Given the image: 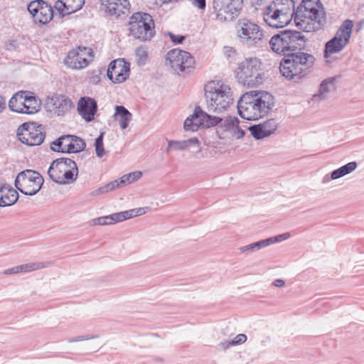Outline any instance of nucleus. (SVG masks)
<instances>
[{"instance_id": "obj_1", "label": "nucleus", "mask_w": 364, "mask_h": 364, "mask_svg": "<svg viewBox=\"0 0 364 364\" xmlns=\"http://www.w3.org/2000/svg\"><path fill=\"white\" fill-rule=\"evenodd\" d=\"M274 104V97L267 92H245L238 101V113L245 119L257 120L264 117L272 109Z\"/></svg>"}, {"instance_id": "obj_2", "label": "nucleus", "mask_w": 364, "mask_h": 364, "mask_svg": "<svg viewBox=\"0 0 364 364\" xmlns=\"http://www.w3.org/2000/svg\"><path fill=\"white\" fill-rule=\"evenodd\" d=\"M294 13L296 25L308 32L320 29L326 22V12L319 0H303Z\"/></svg>"}, {"instance_id": "obj_3", "label": "nucleus", "mask_w": 364, "mask_h": 364, "mask_svg": "<svg viewBox=\"0 0 364 364\" xmlns=\"http://www.w3.org/2000/svg\"><path fill=\"white\" fill-rule=\"evenodd\" d=\"M294 12V0H273L266 7L263 18L271 27L284 28L291 22Z\"/></svg>"}, {"instance_id": "obj_4", "label": "nucleus", "mask_w": 364, "mask_h": 364, "mask_svg": "<svg viewBox=\"0 0 364 364\" xmlns=\"http://www.w3.org/2000/svg\"><path fill=\"white\" fill-rule=\"evenodd\" d=\"M205 95L208 106L215 111L225 110L233 102L230 85L222 80L209 81L205 86Z\"/></svg>"}, {"instance_id": "obj_5", "label": "nucleus", "mask_w": 364, "mask_h": 364, "mask_svg": "<svg viewBox=\"0 0 364 364\" xmlns=\"http://www.w3.org/2000/svg\"><path fill=\"white\" fill-rule=\"evenodd\" d=\"M262 63L257 58H248L240 62L235 70L238 82L247 87L262 83Z\"/></svg>"}, {"instance_id": "obj_6", "label": "nucleus", "mask_w": 364, "mask_h": 364, "mask_svg": "<svg viewBox=\"0 0 364 364\" xmlns=\"http://www.w3.org/2000/svg\"><path fill=\"white\" fill-rule=\"evenodd\" d=\"M50 178L59 184H70L78 175L76 163L70 159H58L53 161L48 170Z\"/></svg>"}, {"instance_id": "obj_7", "label": "nucleus", "mask_w": 364, "mask_h": 364, "mask_svg": "<svg viewBox=\"0 0 364 364\" xmlns=\"http://www.w3.org/2000/svg\"><path fill=\"white\" fill-rule=\"evenodd\" d=\"M129 31L134 38L149 41L155 35V23L152 16L144 12H135L129 18Z\"/></svg>"}, {"instance_id": "obj_8", "label": "nucleus", "mask_w": 364, "mask_h": 364, "mask_svg": "<svg viewBox=\"0 0 364 364\" xmlns=\"http://www.w3.org/2000/svg\"><path fill=\"white\" fill-rule=\"evenodd\" d=\"M353 22L347 19L343 22L333 38L326 42L324 50V58L328 60L336 54L341 52L349 43L351 37Z\"/></svg>"}, {"instance_id": "obj_9", "label": "nucleus", "mask_w": 364, "mask_h": 364, "mask_svg": "<svg viewBox=\"0 0 364 364\" xmlns=\"http://www.w3.org/2000/svg\"><path fill=\"white\" fill-rule=\"evenodd\" d=\"M312 60L313 56L304 53L288 55L280 63V72L285 77L291 79L307 69Z\"/></svg>"}, {"instance_id": "obj_10", "label": "nucleus", "mask_w": 364, "mask_h": 364, "mask_svg": "<svg viewBox=\"0 0 364 364\" xmlns=\"http://www.w3.org/2000/svg\"><path fill=\"white\" fill-rule=\"evenodd\" d=\"M9 107L11 111L17 113L33 114L40 110L41 102L33 92L23 90L16 92L11 97Z\"/></svg>"}, {"instance_id": "obj_11", "label": "nucleus", "mask_w": 364, "mask_h": 364, "mask_svg": "<svg viewBox=\"0 0 364 364\" xmlns=\"http://www.w3.org/2000/svg\"><path fill=\"white\" fill-rule=\"evenodd\" d=\"M244 6V0H213V8L216 20L221 23L237 18Z\"/></svg>"}, {"instance_id": "obj_12", "label": "nucleus", "mask_w": 364, "mask_h": 364, "mask_svg": "<svg viewBox=\"0 0 364 364\" xmlns=\"http://www.w3.org/2000/svg\"><path fill=\"white\" fill-rule=\"evenodd\" d=\"M43 181V178L38 172L28 169L17 175L15 185L22 193L33 196L40 191Z\"/></svg>"}, {"instance_id": "obj_13", "label": "nucleus", "mask_w": 364, "mask_h": 364, "mask_svg": "<svg viewBox=\"0 0 364 364\" xmlns=\"http://www.w3.org/2000/svg\"><path fill=\"white\" fill-rule=\"evenodd\" d=\"M300 38V33L285 31L272 36L269 44L274 52L282 54L286 51L296 50L299 46Z\"/></svg>"}, {"instance_id": "obj_14", "label": "nucleus", "mask_w": 364, "mask_h": 364, "mask_svg": "<svg viewBox=\"0 0 364 364\" xmlns=\"http://www.w3.org/2000/svg\"><path fill=\"white\" fill-rule=\"evenodd\" d=\"M222 119L218 117H211L200 107H196L193 114L186 118L183 127L186 131H197L199 128H209L218 124Z\"/></svg>"}, {"instance_id": "obj_15", "label": "nucleus", "mask_w": 364, "mask_h": 364, "mask_svg": "<svg viewBox=\"0 0 364 364\" xmlns=\"http://www.w3.org/2000/svg\"><path fill=\"white\" fill-rule=\"evenodd\" d=\"M237 37L241 41L256 44L264 38L263 30L257 23L249 20H242L237 28Z\"/></svg>"}, {"instance_id": "obj_16", "label": "nucleus", "mask_w": 364, "mask_h": 364, "mask_svg": "<svg viewBox=\"0 0 364 364\" xmlns=\"http://www.w3.org/2000/svg\"><path fill=\"white\" fill-rule=\"evenodd\" d=\"M94 58L92 48L79 46L71 50L65 60V65L73 69L86 68Z\"/></svg>"}, {"instance_id": "obj_17", "label": "nucleus", "mask_w": 364, "mask_h": 364, "mask_svg": "<svg viewBox=\"0 0 364 364\" xmlns=\"http://www.w3.org/2000/svg\"><path fill=\"white\" fill-rule=\"evenodd\" d=\"M19 140L28 146L40 145L44 139L45 135L43 127L33 122L24 123L18 129Z\"/></svg>"}, {"instance_id": "obj_18", "label": "nucleus", "mask_w": 364, "mask_h": 364, "mask_svg": "<svg viewBox=\"0 0 364 364\" xmlns=\"http://www.w3.org/2000/svg\"><path fill=\"white\" fill-rule=\"evenodd\" d=\"M166 60L177 72H183L193 68L195 64L194 58L190 53L178 48L169 50L166 54Z\"/></svg>"}, {"instance_id": "obj_19", "label": "nucleus", "mask_w": 364, "mask_h": 364, "mask_svg": "<svg viewBox=\"0 0 364 364\" xmlns=\"http://www.w3.org/2000/svg\"><path fill=\"white\" fill-rule=\"evenodd\" d=\"M28 11L32 15L36 23L46 24L53 18V7L43 0L31 1L28 5Z\"/></svg>"}, {"instance_id": "obj_20", "label": "nucleus", "mask_w": 364, "mask_h": 364, "mask_svg": "<svg viewBox=\"0 0 364 364\" xmlns=\"http://www.w3.org/2000/svg\"><path fill=\"white\" fill-rule=\"evenodd\" d=\"M53 145L54 151L63 153L80 152L85 146L82 139L73 135L63 136L55 141Z\"/></svg>"}, {"instance_id": "obj_21", "label": "nucleus", "mask_w": 364, "mask_h": 364, "mask_svg": "<svg viewBox=\"0 0 364 364\" xmlns=\"http://www.w3.org/2000/svg\"><path fill=\"white\" fill-rule=\"evenodd\" d=\"M129 63L124 59H117L109 63L107 77L114 83H122L129 77Z\"/></svg>"}, {"instance_id": "obj_22", "label": "nucleus", "mask_w": 364, "mask_h": 364, "mask_svg": "<svg viewBox=\"0 0 364 364\" xmlns=\"http://www.w3.org/2000/svg\"><path fill=\"white\" fill-rule=\"evenodd\" d=\"M97 109V102L93 98L82 97L77 102V111L80 115L87 122L94 119Z\"/></svg>"}, {"instance_id": "obj_23", "label": "nucleus", "mask_w": 364, "mask_h": 364, "mask_svg": "<svg viewBox=\"0 0 364 364\" xmlns=\"http://www.w3.org/2000/svg\"><path fill=\"white\" fill-rule=\"evenodd\" d=\"M105 12L112 16L119 17L129 11V0H102Z\"/></svg>"}, {"instance_id": "obj_24", "label": "nucleus", "mask_w": 364, "mask_h": 364, "mask_svg": "<svg viewBox=\"0 0 364 364\" xmlns=\"http://www.w3.org/2000/svg\"><path fill=\"white\" fill-rule=\"evenodd\" d=\"M279 127V123L274 119H270L262 124L250 127L252 136L257 139H263L274 134Z\"/></svg>"}, {"instance_id": "obj_25", "label": "nucleus", "mask_w": 364, "mask_h": 364, "mask_svg": "<svg viewBox=\"0 0 364 364\" xmlns=\"http://www.w3.org/2000/svg\"><path fill=\"white\" fill-rule=\"evenodd\" d=\"M85 4V0H57L54 7L61 16L70 15L80 10Z\"/></svg>"}, {"instance_id": "obj_26", "label": "nucleus", "mask_w": 364, "mask_h": 364, "mask_svg": "<svg viewBox=\"0 0 364 364\" xmlns=\"http://www.w3.org/2000/svg\"><path fill=\"white\" fill-rule=\"evenodd\" d=\"M18 198V192L8 185L0 186V206L6 207L14 205Z\"/></svg>"}, {"instance_id": "obj_27", "label": "nucleus", "mask_w": 364, "mask_h": 364, "mask_svg": "<svg viewBox=\"0 0 364 364\" xmlns=\"http://www.w3.org/2000/svg\"><path fill=\"white\" fill-rule=\"evenodd\" d=\"M50 103L53 111L58 115L68 111L72 107V102L63 96H54L50 98Z\"/></svg>"}, {"instance_id": "obj_28", "label": "nucleus", "mask_w": 364, "mask_h": 364, "mask_svg": "<svg viewBox=\"0 0 364 364\" xmlns=\"http://www.w3.org/2000/svg\"><path fill=\"white\" fill-rule=\"evenodd\" d=\"M141 176L142 173L141 171H134L128 174H125L121 178L120 181H115L107 184L106 186L107 191H112L116 187H119L122 185L130 184L139 179Z\"/></svg>"}, {"instance_id": "obj_29", "label": "nucleus", "mask_w": 364, "mask_h": 364, "mask_svg": "<svg viewBox=\"0 0 364 364\" xmlns=\"http://www.w3.org/2000/svg\"><path fill=\"white\" fill-rule=\"evenodd\" d=\"M192 146H198V139L196 137L185 141H170L168 144L167 151H183L188 149Z\"/></svg>"}, {"instance_id": "obj_30", "label": "nucleus", "mask_w": 364, "mask_h": 364, "mask_svg": "<svg viewBox=\"0 0 364 364\" xmlns=\"http://www.w3.org/2000/svg\"><path fill=\"white\" fill-rule=\"evenodd\" d=\"M114 119L119 124L122 129L128 127L129 122L132 119V114L123 106H116Z\"/></svg>"}, {"instance_id": "obj_31", "label": "nucleus", "mask_w": 364, "mask_h": 364, "mask_svg": "<svg viewBox=\"0 0 364 364\" xmlns=\"http://www.w3.org/2000/svg\"><path fill=\"white\" fill-rule=\"evenodd\" d=\"M44 266L41 263H31L23 265H19L14 267L13 268L9 269L4 272L6 274H18L21 272H32L41 268H43Z\"/></svg>"}, {"instance_id": "obj_32", "label": "nucleus", "mask_w": 364, "mask_h": 364, "mask_svg": "<svg viewBox=\"0 0 364 364\" xmlns=\"http://www.w3.org/2000/svg\"><path fill=\"white\" fill-rule=\"evenodd\" d=\"M124 220V217L120 213H114L110 215L100 217L97 219V222L95 224L105 225H112L118 222H122Z\"/></svg>"}, {"instance_id": "obj_33", "label": "nucleus", "mask_w": 364, "mask_h": 364, "mask_svg": "<svg viewBox=\"0 0 364 364\" xmlns=\"http://www.w3.org/2000/svg\"><path fill=\"white\" fill-rule=\"evenodd\" d=\"M289 237H290V234L289 233H288V232L284 233L282 235H278L277 237H274L273 238H269V239H268L267 240H263V241H261V242H255V243L251 244L249 246L242 247L241 250H242V251H245L246 250H252L255 247H260L262 245L263 246H265L267 245H269V242H280V241H282L284 240H286V239L289 238Z\"/></svg>"}, {"instance_id": "obj_34", "label": "nucleus", "mask_w": 364, "mask_h": 364, "mask_svg": "<svg viewBox=\"0 0 364 364\" xmlns=\"http://www.w3.org/2000/svg\"><path fill=\"white\" fill-rule=\"evenodd\" d=\"M95 147L96 154L98 157H102L105 154L103 145V134H101L96 139L95 142Z\"/></svg>"}, {"instance_id": "obj_35", "label": "nucleus", "mask_w": 364, "mask_h": 364, "mask_svg": "<svg viewBox=\"0 0 364 364\" xmlns=\"http://www.w3.org/2000/svg\"><path fill=\"white\" fill-rule=\"evenodd\" d=\"M146 213V210L144 208H140L138 209H133L130 210H127L124 212H121V213L124 217V220L127 219L132 218L133 217H136L138 215H141Z\"/></svg>"}, {"instance_id": "obj_36", "label": "nucleus", "mask_w": 364, "mask_h": 364, "mask_svg": "<svg viewBox=\"0 0 364 364\" xmlns=\"http://www.w3.org/2000/svg\"><path fill=\"white\" fill-rule=\"evenodd\" d=\"M136 58L139 63H144L148 57L147 51L144 47H139L135 50Z\"/></svg>"}, {"instance_id": "obj_37", "label": "nucleus", "mask_w": 364, "mask_h": 364, "mask_svg": "<svg viewBox=\"0 0 364 364\" xmlns=\"http://www.w3.org/2000/svg\"><path fill=\"white\" fill-rule=\"evenodd\" d=\"M231 122H232V129L234 130L235 135L236 138L239 139V138L242 137L244 134H245V132H244L243 130L239 129V127H238V124H239L238 120L236 119H231Z\"/></svg>"}, {"instance_id": "obj_38", "label": "nucleus", "mask_w": 364, "mask_h": 364, "mask_svg": "<svg viewBox=\"0 0 364 364\" xmlns=\"http://www.w3.org/2000/svg\"><path fill=\"white\" fill-rule=\"evenodd\" d=\"M168 36H169L171 42L174 44L181 43L185 39V36L182 35H176L172 33H168Z\"/></svg>"}, {"instance_id": "obj_39", "label": "nucleus", "mask_w": 364, "mask_h": 364, "mask_svg": "<svg viewBox=\"0 0 364 364\" xmlns=\"http://www.w3.org/2000/svg\"><path fill=\"white\" fill-rule=\"evenodd\" d=\"M342 169L343 170L344 175H346L353 171H354L357 167V164L355 162H350L343 166Z\"/></svg>"}, {"instance_id": "obj_40", "label": "nucleus", "mask_w": 364, "mask_h": 364, "mask_svg": "<svg viewBox=\"0 0 364 364\" xmlns=\"http://www.w3.org/2000/svg\"><path fill=\"white\" fill-rule=\"evenodd\" d=\"M342 169L343 170L344 175H346L353 171H354L357 167V164L355 162H350L343 166Z\"/></svg>"}, {"instance_id": "obj_41", "label": "nucleus", "mask_w": 364, "mask_h": 364, "mask_svg": "<svg viewBox=\"0 0 364 364\" xmlns=\"http://www.w3.org/2000/svg\"><path fill=\"white\" fill-rule=\"evenodd\" d=\"M246 340H247V336L245 334H239L235 337L232 342L234 344H240V343H245L246 341Z\"/></svg>"}, {"instance_id": "obj_42", "label": "nucleus", "mask_w": 364, "mask_h": 364, "mask_svg": "<svg viewBox=\"0 0 364 364\" xmlns=\"http://www.w3.org/2000/svg\"><path fill=\"white\" fill-rule=\"evenodd\" d=\"M343 176H345L343 173V170L342 169V167H341V168L335 170L334 171H333V173L331 174V178L333 179H337Z\"/></svg>"}, {"instance_id": "obj_43", "label": "nucleus", "mask_w": 364, "mask_h": 364, "mask_svg": "<svg viewBox=\"0 0 364 364\" xmlns=\"http://www.w3.org/2000/svg\"><path fill=\"white\" fill-rule=\"evenodd\" d=\"M193 4L201 9L205 7V0H193Z\"/></svg>"}, {"instance_id": "obj_44", "label": "nucleus", "mask_w": 364, "mask_h": 364, "mask_svg": "<svg viewBox=\"0 0 364 364\" xmlns=\"http://www.w3.org/2000/svg\"><path fill=\"white\" fill-rule=\"evenodd\" d=\"M6 108V101L5 99L0 95V112H1Z\"/></svg>"}, {"instance_id": "obj_45", "label": "nucleus", "mask_w": 364, "mask_h": 364, "mask_svg": "<svg viewBox=\"0 0 364 364\" xmlns=\"http://www.w3.org/2000/svg\"><path fill=\"white\" fill-rule=\"evenodd\" d=\"M284 284V281H283L282 279H276L274 282V284L277 287H283Z\"/></svg>"}, {"instance_id": "obj_46", "label": "nucleus", "mask_w": 364, "mask_h": 364, "mask_svg": "<svg viewBox=\"0 0 364 364\" xmlns=\"http://www.w3.org/2000/svg\"><path fill=\"white\" fill-rule=\"evenodd\" d=\"M327 85V82L324 81L321 85V91L325 92L326 91V86Z\"/></svg>"}, {"instance_id": "obj_47", "label": "nucleus", "mask_w": 364, "mask_h": 364, "mask_svg": "<svg viewBox=\"0 0 364 364\" xmlns=\"http://www.w3.org/2000/svg\"><path fill=\"white\" fill-rule=\"evenodd\" d=\"M330 84H331V85L332 87H333V83H332L331 82H330Z\"/></svg>"}]
</instances>
